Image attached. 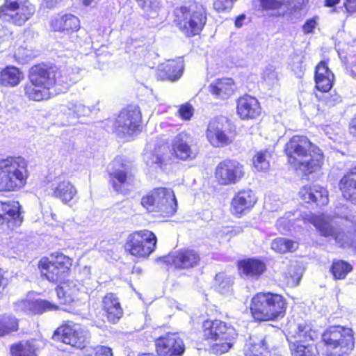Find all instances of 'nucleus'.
<instances>
[{
  "mask_svg": "<svg viewBox=\"0 0 356 356\" xmlns=\"http://www.w3.org/2000/svg\"><path fill=\"white\" fill-rule=\"evenodd\" d=\"M289 163L304 174H311L321 169L323 154L311 143L306 136H294L285 145Z\"/></svg>",
  "mask_w": 356,
  "mask_h": 356,
  "instance_id": "obj_1",
  "label": "nucleus"
},
{
  "mask_svg": "<svg viewBox=\"0 0 356 356\" xmlns=\"http://www.w3.org/2000/svg\"><path fill=\"white\" fill-rule=\"evenodd\" d=\"M284 298L278 294L259 293L252 299L251 312L257 321H271L283 317L286 312Z\"/></svg>",
  "mask_w": 356,
  "mask_h": 356,
  "instance_id": "obj_2",
  "label": "nucleus"
},
{
  "mask_svg": "<svg viewBox=\"0 0 356 356\" xmlns=\"http://www.w3.org/2000/svg\"><path fill=\"white\" fill-rule=\"evenodd\" d=\"M28 177L27 163L22 157L0 159V191L20 189Z\"/></svg>",
  "mask_w": 356,
  "mask_h": 356,
  "instance_id": "obj_3",
  "label": "nucleus"
},
{
  "mask_svg": "<svg viewBox=\"0 0 356 356\" xmlns=\"http://www.w3.org/2000/svg\"><path fill=\"white\" fill-rule=\"evenodd\" d=\"M310 220L322 236L333 238L342 248H353L356 250V218L355 216L346 218V222H349L352 224V226L344 225L346 227L352 228V231L346 232L333 227L330 217L323 214L312 216Z\"/></svg>",
  "mask_w": 356,
  "mask_h": 356,
  "instance_id": "obj_4",
  "label": "nucleus"
},
{
  "mask_svg": "<svg viewBox=\"0 0 356 356\" xmlns=\"http://www.w3.org/2000/svg\"><path fill=\"white\" fill-rule=\"evenodd\" d=\"M175 22L188 37L199 34L207 22L205 8L197 3L175 9Z\"/></svg>",
  "mask_w": 356,
  "mask_h": 356,
  "instance_id": "obj_5",
  "label": "nucleus"
},
{
  "mask_svg": "<svg viewBox=\"0 0 356 356\" xmlns=\"http://www.w3.org/2000/svg\"><path fill=\"white\" fill-rule=\"evenodd\" d=\"M109 183L113 190L127 194L134 186L136 179L132 165L122 159L115 158L108 166Z\"/></svg>",
  "mask_w": 356,
  "mask_h": 356,
  "instance_id": "obj_6",
  "label": "nucleus"
},
{
  "mask_svg": "<svg viewBox=\"0 0 356 356\" xmlns=\"http://www.w3.org/2000/svg\"><path fill=\"white\" fill-rule=\"evenodd\" d=\"M322 340L327 348L337 350L327 356H341L353 350L355 345L352 329L341 325L327 327L322 334Z\"/></svg>",
  "mask_w": 356,
  "mask_h": 356,
  "instance_id": "obj_7",
  "label": "nucleus"
},
{
  "mask_svg": "<svg viewBox=\"0 0 356 356\" xmlns=\"http://www.w3.org/2000/svg\"><path fill=\"white\" fill-rule=\"evenodd\" d=\"M29 0H5L0 7V19L15 26H23L35 13Z\"/></svg>",
  "mask_w": 356,
  "mask_h": 356,
  "instance_id": "obj_8",
  "label": "nucleus"
},
{
  "mask_svg": "<svg viewBox=\"0 0 356 356\" xmlns=\"http://www.w3.org/2000/svg\"><path fill=\"white\" fill-rule=\"evenodd\" d=\"M156 241L155 234L151 231L135 232L128 237L127 249L134 256L145 258L154 251Z\"/></svg>",
  "mask_w": 356,
  "mask_h": 356,
  "instance_id": "obj_9",
  "label": "nucleus"
},
{
  "mask_svg": "<svg viewBox=\"0 0 356 356\" xmlns=\"http://www.w3.org/2000/svg\"><path fill=\"white\" fill-rule=\"evenodd\" d=\"M71 266V259L59 252L52 254L48 259H42L39 264L42 274L52 282L61 280Z\"/></svg>",
  "mask_w": 356,
  "mask_h": 356,
  "instance_id": "obj_10",
  "label": "nucleus"
},
{
  "mask_svg": "<svg viewBox=\"0 0 356 356\" xmlns=\"http://www.w3.org/2000/svg\"><path fill=\"white\" fill-rule=\"evenodd\" d=\"M88 338V332L76 324L61 325L56 329L52 337L54 341H62L79 349L86 347Z\"/></svg>",
  "mask_w": 356,
  "mask_h": 356,
  "instance_id": "obj_11",
  "label": "nucleus"
},
{
  "mask_svg": "<svg viewBox=\"0 0 356 356\" xmlns=\"http://www.w3.org/2000/svg\"><path fill=\"white\" fill-rule=\"evenodd\" d=\"M244 175L243 165L235 160L227 159L219 163L215 170V177L221 185L234 184Z\"/></svg>",
  "mask_w": 356,
  "mask_h": 356,
  "instance_id": "obj_12",
  "label": "nucleus"
},
{
  "mask_svg": "<svg viewBox=\"0 0 356 356\" xmlns=\"http://www.w3.org/2000/svg\"><path fill=\"white\" fill-rule=\"evenodd\" d=\"M141 119V113L138 106H131L122 110L115 120L117 134L132 135L140 127Z\"/></svg>",
  "mask_w": 356,
  "mask_h": 356,
  "instance_id": "obj_13",
  "label": "nucleus"
},
{
  "mask_svg": "<svg viewBox=\"0 0 356 356\" xmlns=\"http://www.w3.org/2000/svg\"><path fill=\"white\" fill-rule=\"evenodd\" d=\"M202 330L204 338L213 341L233 340L237 335L232 326L220 320L204 321Z\"/></svg>",
  "mask_w": 356,
  "mask_h": 356,
  "instance_id": "obj_14",
  "label": "nucleus"
},
{
  "mask_svg": "<svg viewBox=\"0 0 356 356\" xmlns=\"http://www.w3.org/2000/svg\"><path fill=\"white\" fill-rule=\"evenodd\" d=\"M156 349L160 356H181L185 351L183 340L176 334H168L156 340Z\"/></svg>",
  "mask_w": 356,
  "mask_h": 356,
  "instance_id": "obj_15",
  "label": "nucleus"
},
{
  "mask_svg": "<svg viewBox=\"0 0 356 356\" xmlns=\"http://www.w3.org/2000/svg\"><path fill=\"white\" fill-rule=\"evenodd\" d=\"M200 259L199 254L195 250L186 249L170 254L160 259L175 268L187 269L197 265Z\"/></svg>",
  "mask_w": 356,
  "mask_h": 356,
  "instance_id": "obj_16",
  "label": "nucleus"
},
{
  "mask_svg": "<svg viewBox=\"0 0 356 356\" xmlns=\"http://www.w3.org/2000/svg\"><path fill=\"white\" fill-rule=\"evenodd\" d=\"M20 209L21 206L18 202L0 204V227L2 229H13L22 224L23 217Z\"/></svg>",
  "mask_w": 356,
  "mask_h": 356,
  "instance_id": "obj_17",
  "label": "nucleus"
},
{
  "mask_svg": "<svg viewBox=\"0 0 356 356\" xmlns=\"http://www.w3.org/2000/svg\"><path fill=\"white\" fill-rule=\"evenodd\" d=\"M49 188L52 197L60 200L64 203L72 200L77 194L75 186L64 176L55 177L49 181Z\"/></svg>",
  "mask_w": 356,
  "mask_h": 356,
  "instance_id": "obj_18",
  "label": "nucleus"
},
{
  "mask_svg": "<svg viewBox=\"0 0 356 356\" xmlns=\"http://www.w3.org/2000/svg\"><path fill=\"white\" fill-rule=\"evenodd\" d=\"M192 138L190 134L181 132L172 140V154L180 160L187 161L194 159L197 150L191 145Z\"/></svg>",
  "mask_w": 356,
  "mask_h": 356,
  "instance_id": "obj_19",
  "label": "nucleus"
},
{
  "mask_svg": "<svg viewBox=\"0 0 356 356\" xmlns=\"http://www.w3.org/2000/svg\"><path fill=\"white\" fill-rule=\"evenodd\" d=\"M158 211L166 215H173L177 207V202L174 192L167 188H158L152 190Z\"/></svg>",
  "mask_w": 356,
  "mask_h": 356,
  "instance_id": "obj_20",
  "label": "nucleus"
},
{
  "mask_svg": "<svg viewBox=\"0 0 356 356\" xmlns=\"http://www.w3.org/2000/svg\"><path fill=\"white\" fill-rule=\"evenodd\" d=\"M318 332L314 330L311 323L302 322L294 326L286 335L289 344L302 343L314 341L318 337Z\"/></svg>",
  "mask_w": 356,
  "mask_h": 356,
  "instance_id": "obj_21",
  "label": "nucleus"
},
{
  "mask_svg": "<svg viewBox=\"0 0 356 356\" xmlns=\"http://www.w3.org/2000/svg\"><path fill=\"white\" fill-rule=\"evenodd\" d=\"M257 201L254 193L250 189L238 191L232 200V211L235 215L251 209Z\"/></svg>",
  "mask_w": 356,
  "mask_h": 356,
  "instance_id": "obj_22",
  "label": "nucleus"
},
{
  "mask_svg": "<svg viewBox=\"0 0 356 356\" xmlns=\"http://www.w3.org/2000/svg\"><path fill=\"white\" fill-rule=\"evenodd\" d=\"M237 113L243 120L258 117L261 113L258 100L249 95L240 97L237 102Z\"/></svg>",
  "mask_w": 356,
  "mask_h": 356,
  "instance_id": "obj_23",
  "label": "nucleus"
},
{
  "mask_svg": "<svg viewBox=\"0 0 356 356\" xmlns=\"http://www.w3.org/2000/svg\"><path fill=\"white\" fill-rule=\"evenodd\" d=\"M79 70L76 68L64 67L56 72H54V85L58 87L59 92L67 90L79 80Z\"/></svg>",
  "mask_w": 356,
  "mask_h": 356,
  "instance_id": "obj_24",
  "label": "nucleus"
},
{
  "mask_svg": "<svg viewBox=\"0 0 356 356\" xmlns=\"http://www.w3.org/2000/svg\"><path fill=\"white\" fill-rule=\"evenodd\" d=\"M207 138L214 147L227 145L232 143L231 138L223 129V124L217 120H211L207 130Z\"/></svg>",
  "mask_w": 356,
  "mask_h": 356,
  "instance_id": "obj_25",
  "label": "nucleus"
},
{
  "mask_svg": "<svg viewBox=\"0 0 356 356\" xmlns=\"http://www.w3.org/2000/svg\"><path fill=\"white\" fill-rule=\"evenodd\" d=\"M81 287V284L77 280L65 281L56 289L58 298L61 303L69 305L77 298Z\"/></svg>",
  "mask_w": 356,
  "mask_h": 356,
  "instance_id": "obj_26",
  "label": "nucleus"
},
{
  "mask_svg": "<svg viewBox=\"0 0 356 356\" xmlns=\"http://www.w3.org/2000/svg\"><path fill=\"white\" fill-rule=\"evenodd\" d=\"M29 80L50 90L55 83L54 70L45 65H35L31 68Z\"/></svg>",
  "mask_w": 356,
  "mask_h": 356,
  "instance_id": "obj_27",
  "label": "nucleus"
},
{
  "mask_svg": "<svg viewBox=\"0 0 356 356\" xmlns=\"http://www.w3.org/2000/svg\"><path fill=\"white\" fill-rule=\"evenodd\" d=\"M159 76L163 79L170 81H175L180 79L184 70V64L181 58L177 60H168L160 67Z\"/></svg>",
  "mask_w": 356,
  "mask_h": 356,
  "instance_id": "obj_28",
  "label": "nucleus"
},
{
  "mask_svg": "<svg viewBox=\"0 0 356 356\" xmlns=\"http://www.w3.org/2000/svg\"><path fill=\"white\" fill-rule=\"evenodd\" d=\"M339 188L343 197L356 205V165L341 178Z\"/></svg>",
  "mask_w": 356,
  "mask_h": 356,
  "instance_id": "obj_29",
  "label": "nucleus"
},
{
  "mask_svg": "<svg viewBox=\"0 0 356 356\" xmlns=\"http://www.w3.org/2000/svg\"><path fill=\"white\" fill-rule=\"evenodd\" d=\"M334 74L325 62H321L315 70L316 88L321 92H327L332 87Z\"/></svg>",
  "mask_w": 356,
  "mask_h": 356,
  "instance_id": "obj_30",
  "label": "nucleus"
},
{
  "mask_svg": "<svg viewBox=\"0 0 356 356\" xmlns=\"http://www.w3.org/2000/svg\"><path fill=\"white\" fill-rule=\"evenodd\" d=\"M51 26L55 31L76 32L80 27L79 19L76 16L67 14L62 17H56L51 19Z\"/></svg>",
  "mask_w": 356,
  "mask_h": 356,
  "instance_id": "obj_31",
  "label": "nucleus"
},
{
  "mask_svg": "<svg viewBox=\"0 0 356 356\" xmlns=\"http://www.w3.org/2000/svg\"><path fill=\"white\" fill-rule=\"evenodd\" d=\"M265 264L259 259H247L238 261V269L244 275L257 277L266 270Z\"/></svg>",
  "mask_w": 356,
  "mask_h": 356,
  "instance_id": "obj_32",
  "label": "nucleus"
},
{
  "mask_svg": "<svg viewBox=\"0 0 356 356\" xmlns=\"http://www.w3.org/2000/svg\"><path fill=\"white\" fill-rule=\"evenodd\" d=\"M209 91L216 98L227 99L234 91V81L232 79H218L210 84Z\"/></svg>",
  "mask_w": 356,
  "mask_h": 356,
  "instance_id": "obj_33",
  "label": "nucleus"
},
{
  "mask_svg": "<svg viewBox=\"0 0 356 356\" xmlns=\"http://www.w3.org/2000/svg\"><path fill=\"white\" fill-rule=\"evenodd\" d=\"M24 95L29 100L36 102L46 100L51 95L50 90L47 89L45 86L38 85V83H33L30 80L29 82L24 86Z\"/></svg>",
  "mask_w": 356,
  "mask_h": 356,
  "instance_id": "obj_34",
  "label": "nucleus"
},
{
  "mask_svg": "<svg viewBox=\"0 0 356 356\" xmlns=\"http://www.w3.org/2000/svg\"><path fill=\"white\" fill-rule=\"evenodd\" d=\"M39 349L38 342L35 339L22 341L10 347L12 356H37V351Z\"/></svg>",
  "mask_w": 356,
  "mask_h": 356,
  "instance_id": "obj_35",
  "label": "nucleus"
},
{
  "mask_svg": "<svg viewBox=\"0 0 356 356\" xmlns=\"http://www.w3.org/2000/svg\"><path fill=\"white\" fill-rule=\"evenodd\" d=\"M23 79V72L13 66L6 67L0 73L1 83L7 87L17 86Z\"/></svg>",
  "mask_w": 356,
  "mask_h": 356,
  "instance_id": "obj_36",
  "label": "nucleus"
},
{
  "mask_svg": "<svg viewBox=\"0 0 356 356\" xmlns=\"http://www.w3.org/2000/svg\"><path fill=\"white\" fill-rule=\"evenodd\" d=\"M147 18L155 19L163 8L165 0H136Z\"/></svg>",
  "mask_w": 356,
  "mask_h": 356,
  "instance_id": "obj_37",
  "label": "nucleus"
},
{
  "mask_svg": "<svg viewBox=\"0 0 356 356\" xmlns=\"http://www.w3.org/2000/svg\"><path fill=\"white\" fill-rule=\"evenodd\" d=\"M234 283L232 277L226 275L225 273H219L216 274L214 282L213 288L220 293H227L231 291Z\"/></svg>",
  "mask_w": 356,
  "mask_h": 356,
  "instance_id": "obj_38",
  "label": "nucleus"
},
{
  "mask_svg": "<svg viewBox=\"0 0 356 356\" xmlns=\"http://www.w3.org/2000/svg\"><path fill=\"white\" fill-rule=\"evenodd\" d=\"M18 330V320L11 315H3L0 318V337L5 336Z\"/></svg>",
  "mask_w": 356,
  "mask_h": 356,
  "instance_id": "obj_39",
  "label": "nucleus"
},
{
  "mask_svg": "<svg viewBox=\"0 0 356 356\" xmlns=\"http://www.w3.org/2000/svg\"><path fill=\"white\" fill-rule=\"evenodd\" d=\"M35 56V54L31 45L24 42L18 46L14 53L15 60L21 64H24Z\"/></svg>",
  "mask_w": 356,
  "mask_h": 356,
  "instance_id": "obj_40",
  "label": "nucleus"
},
{
  "mask_svg": "<svg viewBox=\"0 0 356 356\" xmlns=\"http://www.w3.org/2000/svg\"><path fill=\"white\" fill-rule=\"evenodd\" d=\"M271 248L280 253L293 252L298 248V243L284 238H277L272 242Z\"/></svg>",
  "mask_w": 356,
  "mask_h": 356,
  "instance_id": "obj_41",
  "label": "nucleus"
},
{
  "mask_svg": "<svg viewBox=\"0 0 356 356\" xmlns=\"http://www.w3.org/2000/svg\"><path fill=\"white\" fill-rule=\"evenodd\" d=\"M293 356H318L317 349L314 346L302 343L289 344Z\"/></svg>",
  "mask_w": 356,
  "mask_h": 356,
  "instance_id": "obj_42",
  "label": "nucleus"
},
{
  "mask_svg": "<svg viewBox=\"0 0 356 356\" xmlns=\"http://www.w3.org/2000/svg\"><path fill=\"white\" fill-rule=\"evenodd\" d=\"M351 270V265L341 260L334 261L331 268L334 277L337 280L344 279Z\"/></svg>",
  "mask_w": 356,
  "mask_h": 356,
  "instance_id": "obj_43",
  "label": "nucleus"
},
{
  "mask_svg": "<svg viewBox=\"0 0 356 356\" xmlns=\"http://www.w3.org/2000/svg\"><path fill=\"white\" fill-rule=\"evenodd\" d=\"M30 309L35 314L42 313L47 311H54L58 309V306L44 300L38 299L29 302Z\"/></svg>",
  "mask_w": 356,
  "mask_h": 356,
  "instance_id": "obj_44",
  "label": "nucleus"
},
{
  "mask_svg": "<svg viewBox=\"0 0 356 356\" xmlns=\"http://www.w3.org/2000/svg\"><path fill=\"white\" fill-rule=\"evenodd\" d=\"M269 157L268 152H258L253 159L254 168L258 171H266L270 167Z\"/></svg>",
  "mask_w": 356,
  "mask_h": 356,
  "instance_id": "obj_45",
  "label": "nucleus"
},
{
  "mask_svg": "<svg viewBox=\"0 0 356 356\" xmlns=\"http://www.w3.org/2000/svg\"><path fill=\"white\" fill-rule=\"evenodd\" d=\"M232 340H224L214 341L209 348L211 353L214 355H222L227 353L232 347Z\"/></svg>",
  "mask_w": 356,
  "mask_h": 356,
  "instance_id": "obj_46",
  "label": "nucleus"
},
{
  "mask_svg": "<svg viewBox=\"0 0 356 356\" xmlns=\"http://www.w3.org/2000/svg\"><path fill=\"white\" fill-rule=\"evenodd\" d=\"M67 109L69 114H72L76 118L86 116L91 113L90 107L86 106L79 102L70 103L67 106Z\"/></svg>",
  "mask_w": 356,
  "mask_h": 356,
  "instance_id": "obj_47",
  "label": "nucleus"
},
{
  "mask_svg": "<svg viewBox=\"0 0 356 356\" xmlns=\"http://www.w3.org/2000/svg\"><path fill=\"white\" fill-rule=\"evenodd\" d=\"M314 202L317 205L324 206L328 203V192L323 187L314 184Z\"/></svg>",
  "mask_w": 356,
  "mask_h": 356,
  "instance_id": "obj_48",
  "label": "nucleus"
},
{
  "mask_svg": "<svg viewBox=\"0 0 356 356\" xmlns=\"http://www.w3.org/2000/svg\"><path fill=\"white\" fill-rule=\"evenodd\" d=\"M262 79L269 86H274L278 82V74L273 65L267 66L263 73Z\"/></svg>",
  "mask_w": 356,
  "mask_h": 356,
  "instance_id": "obj_49",
  "label": "nucleus"
},
{
  "mask_svg": "<svg viewBox=\"0 0 356 356\" xmlns=\"http://www.w3.org/2000/svg\"><path fill=\"white\" fill-rule=\"evenodd\" d=\"M152 191L141 199V204L148 211H158Z\"/></svg>",
  "mask_w": 356,
  "mask_h": 356,
  "instance_id": "obj_50",
  "label": "nucleus"
},
{
  "mask_svg": "<svg viewBox=\"0 0 356 356\" xmlns=\"http://www.w3.org/2000/svg\"><path fill=\"white\" fill-rule=\"evenodd\" d=\"M237 0H213V8L218 12H225L232 8Z\"/></svg>",
  "mask_w": 356,
  "mask_h": 356,
  "instance_id": "obj_51",
  "label": "nucleus"
},
{
  "mask_svg": "<svg viewBox=\"0 0 356 356\" xmlns=\"http://www.w3.org/2000/svg\"><path fill=\"white\" fill-rule=\"evenodd\" d=\"M102 306L104 310H109L110 308H114L120 306L118 298L113 293L106 295L103 299Z\"/></svg>",
  "mask_w": 356,
  "mask_h": 356,
  "instance_id": "obj_52",
  "label": "nucleus"
},
{
  "mask_svg": "<svg viewBox=\"0 0 356 356\" xmlns=\"http://www.w3.org/2000/svg\"><path fill=\"white\" fill-rule=\"evenodd\" d=\"M108 321L111 323H116L122 316L123 311L121 306L110 308L109 310H104Z\"/></svg>",
  "mask_w": 356,
  "mask_h": 356,
  "instance_id": "obj_53",
  "label": "nucleus"
},
{
  "mask_svg": "<svg viewBox=\"0 0 356 356\" xmlns=\"http://www.w3.org/2000/svg\"><path fill=\"white\" fill-rule=\"evenodd\" d=\"M289 276L286 277L287 284L291 286H296L301 279V274L298 271L297 266H291L289 270Z\"/></svg>",
  "mask_w": 356,
  "mask_h": 356,
  "instance_id": "obj_54",
  "label": "nucleus"
},
{
  "mask_svg": "<svg viewBox=\"0 0 356 356\" xmlns=\"http://www.w3.org/2000/svg\"><path fill=\"white\" fill-rule=\"evenodd\" d=\"M314 185H308L302 187L299 192L300 197L307 203L314 202Z\"/></svg>",
  "mask_w": 356,
  "mask_h": 356,
  "instance_id": "obj_55",
  "label": "nucleus"
},
{
  "mask_svg": "<svg viewBox=\"0 0 356 356\" xmlns=\"http://www.w3.org/2000/svg\"><path fill=\"white\" fill-rule=\"evenodd\" d=\"M193 108L188 104H184L179 106L178 110L179 115L184 120H188L193 115Z\"/></svg>",
  "mask_w": 356,
  "mask_h": 356,
  "instance_id": "obj_56",
  "label": "nucleus"
},
{
  "mask_svg": "<svg viewBox=\"0 0 356 356\" xmlns=\"http://www.w3.org/2000/svg\"><path fill=\"white\" fill-rule=\"evenodd\" d=\"M85 356H113L111 349L108 347L99 346L92 350L91 353H87Z\"/></svg>",
  "mask_w": 356,
  "mask_h": 356,
  "instance_id": "obj_57",
  "label": "nucleus"
},
{
  "mask_svg": "<svg viewBox=\"0 0 356 356\" xmlns=\"http://www.w3.org/2000/svg\"><path fill=\"white\" fill-rule=\"evenodd\" d=\"M167 161L166 157L163 154L159 155L158 154H149L146 160L147 164L149 165H153L154 164L158 165L161 167L163 163H165Z\"/></svg>",
  "mask_w": 356,
  "mask_h": 356,
  "instance_id": "obj_58",
  "label": "nucleus"
},
{
  "mask_svg": "<svg viewBox=\"0 0 356 356\" xmlns=\"http://www.w3.org/2000/svg\"><path fill=\"white\" fill-rule=\"evenodd\" d=\"M261 6L266 10L278 9L283 3V0H260Z\"/></svg>",
  "mask_w": 356,
  "mask_h": 356,
  "instance_id": "obj_59",
  "label": "nucleus"
},
{
  "mask_svg": "<svg viewBox=\"0 0 356 356\" xmlns=\"http://www.w3.org/2000/svg\"><path fill=\"white\" fill-rule=\"evenodd\" d=\"M317 17H314L306 21L302 27L305 33H310L313 32L317 24Z\"/></svg>",
  "mask_w": 356,
  "mask_h": 356,
  "instance_id": "obj_60",
  "label": "nucleus"
},
{
  "mask_svg": "<svg viewBox=\"0 0 356 356\" xmlns=\"http://www.w3.org/2000/svg\"><path fill=\"white\" fill-rule=\"evenodd\" d=\"M292 70L298 76H301L304 70L302 66V58H299L298 56L296 57V61L294 62L293 64L292 65Z\"/></svg>",
  "mask_w": 356,
  "mask_h": 356,
  "instance_id": "obj_61",
  "label": "nucleus"
},
{
  "mask_svg": "<svg viewBox=\"0 0 356 356\" xmlns=\"http://www.w3.org/2000/svg\"><path fill=\"white\" fill-rule=\"evenodd\" d=\"M344 6L348 13L356 12V0H345Z\"/></svg>",
  "mask_w": 356,
  "mask_h": 356,
  "instance_id": "obj_62",
  "label": "nucleus"
},
{
  "mask_svg": "<svg viewBox=\"0 0 356 356\" xmlns=\"http://www.w3.org/2000/svg\"><path fill=\"white\" fill-rule=\"evenodd\" d=\"M63 0H43V4L47 8H53Z\"/></svg>",
  "mask_w": 356,
  "mask_h": 356,
  "instance_id": "obj_63",
  "label": "nucleus"
},
{
  "mask_svg": "<svg viewBox=\"0 0 356 356\" xmlns=\"http://www.w3.org/2000/svg\"><path fill=\"white\" fill-rule=\"evenodd\" d=\"M349 129L350 133L356 138V118L351 120Z\"/></svg>",
  "mask_w": 356,
  "mask_h": 356,
  "instance_id": "obj_64",
  "label": "nucleus"
}]
</instances>
